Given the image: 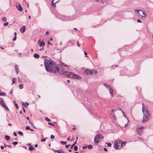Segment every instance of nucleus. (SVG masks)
<instances>
[{"mask_svg":"<svg viewBox=\"0 0 153 153\" xmlns=\"http://www.w3.org/2000/svg\"><path fill=\"white\" fill-rule=\"evenodd\" d=\"M34 149V147L33 146H31L29 147V149L31 151L33 150Z\"/></svg>","mask_w":153,"mask_h":153,"instance_id":"nucleus-22","label":"nucleus"},{"mask_svg":"<svg viewBox=\"0 0 153 153\" xmlns=\"http://www.w3.org/2000/svg\"><path fill=\"white\" fill-rule=\"evenodd\" d=\"M92 72H93V74H97L98 73L97 71L95 70H93Z\"/></svg>","mask_w":153,"mask_h":153,"instance_id":"nucleus-24","label":"nucleus"},{"mask_svg":"<svg viewBox=\"0 0 153 153\" xmlns=\"http://www.w3.org/2000/svg\"><path fill=\"white\" fill-rule=\"evenodd\" d=\"M84 73L85 74L91 75L93 74V72L91 70H85Z\"/></svg>","mask_w":153,"mask_h":153,"instance_id":"nucleus-9","label":"nucleus"},{"mask_svg":"<svg viewBox=\"0 0 153 153\" xmlns=\"http://www.w3.org/2000/svg\"><path fill=\"white\" fill-rule=\"evenodd\" d=\"M84 52L85 55V56L87 57L88 56L87 55V53L85 51H84Z\"/></svg>","mask_w":153,"mask_h":153,"instance_id":"nucleus-46","label":"nucleus"},{"mask_svg":"<svg viewBox=\"0 0 153 153\" xmlns=\"http://www.w3.org/2000/svg\"><path fill=\"white\" fill-rule=\"evenodd\" d=\"M16 36H15L14 37L13 39V41H14L16 40Z\"/></svg>","mask_w":153,"mask_h":153,"instance_id":"nucleus-44","label":"nucleus"},{"mask_svg":"<svg viewBox=\"0 0 153 153\" xmlns=\"http://www.w3.org/2000/svg\"><path fill=\"white\" fill-rule=\"evenodd\" d=\"M10 137L9 136L7 135H6L5 137V138L7 141L9 140L10 139Z\"/></svg>","mask_w":153,"mask_h":153,"instance_id":"nucleus-18","label":"nucleus"},{"mask_svg":"<svg viewBox=\"0 0 153 153\" xmlns=\"http://www.w3.org/2000/svg\"><path fill=\"white\" fill-rule=\"evenodd\" d=\"M45 44L42 41H41L39 43V45L40 47L43 46L45 45Z\"/></svg>","mask_w":153,"mask_h":153,"instance_id":"nucleus-16","label":"nucleus"},{"mask_svg":"<svg viewBox=\"0 0 153 153\" xmlns=\"http://www.w3.org/2000/svg\"><path fill=\"white\" fill-rule=\"evenodd\" d=\"M122 143L123 142L121 140H116L114 142V148L116 149H119L120 147V145H121V146H122Z\"/></svg>","mask_w":153,"mask_h":153,"instance_id":"nucleus-4","label":"nucleus"},{"mask_svg":"<svg viewBox=\"0 0 153 153\" xmlns=\"http://www.w3.org/2000/svg\"><path fill=\"white\" fill-rule=\"evenodd\" d=\"M127 123L125 125V126H124V127H126L127 126Z\"/></svg>","mask_w":153,"mask_h":153,"instance_id":"nucleus-64","label":"nucleus"},{"mask_svg":"<svg viewBox=\"0 0 153 153\" xmlns=\"http://www.w3.org/2000/svg\"><path fill=\"white\" fill-rule=\"evenodd\" d=\"M25 129L26 130H30V127L28 126H26L25 128Z\"/></svg>","mask_w":153,"mask_h":153,"instance_id":"nucleus-32","label":"nucleus"},{"mask_svg":"<svg viewBox=\"0 0 153 153\" xmlns=\"http://www.w3.org/2000/svg\"><path fill=\"white\" fill-rule=\"evenodd\" d=\"M47 43L48 44H50L51 45V43H50V41H47Z\"/></svg>","mask_w":153,"mask_h":153,"instance_id":"nucleus-50","label":"nucleus"},{"mask_svg":"<svg viewBox=\"0 0 153 153\" xmlns=\"http://www.w3.org/2000/svg\"><path fill=\"white\" fill-rule=\"evenodd\" d=\"M1 149H4V147L3 146H1Z\"/></svg>","mask_w":153,"mask_h":153,"instance_id":"nucleus-49","label":"nucleus"},{"mask_svg":"<svg viewBox=\"0 0 153 153\" xmlns=\"http://www.w3.org/2000/svg\"><path fill=\"white\" fill-rule=\"evenodd\" d=\"M6 94L4 92H0V95L3 96H5Z\"/></svg>","mask_w":153,"mask_h":153,"instance_id":"nucleus-20","label":"nucleus"},{"mask_svg":"<svg viewBox=\"0 0 153 153\" xmlns=\"http://www.w3.org/2000/svg\"><path fill=\"white\" fill-rule=\"evenodd\" d=\"M89 149H91L92 148L93 146L91 145H89L87 146Z\"/></svg>","mask_w":153,"mask_h":153,"instance_id":"nucleus-21","label":"nucleus"},{"mask_svg":"<svg viewBox=\"0 0 153 153\" xmlns=\"http://www.w3.org/2000/svg\"><path fill=\"white\" fill-rule=\"evenodd\" d=\"M77 46L79 47H80L79 45L78 44V42H77Z\"/></svg>","mask_w":153,"mask_h":153,"instance_id":"nucleus-60","label":"nucleus"},{"mask_svg":"<svg viewBox=\"0 0 153 153\" xmlns=\"http://www.w3.org/2000/svg\"><path fill=\"white\" fill-rule=\"evenodd\" d=\"M104 86L109 90V92L110 95L112 96L113 94V90L110 85L107 84H104Z\"/></svg>","mask_w":153,"mask_h":153,"instance_id":"nucleus-7","label":"nucleus"},{"mask_svg":"<svg viewBox=\"0 0 153 153\" xmlns=\"http://www.w3.org/2000/svg\"><path fill=\"white\" fill-rule=\"evenodd\" d=\"M137 22H139V23L142 22L139 20H137Z\"/></svg>","mask_w":153,"mask_h":153,"instance_id":"nucleus-52","label":"nucleus"},{"mask_svg":"<svg viewBox=\"0 0 153 153\" xmlns=\"http://www.w3.org/2000/svg\"><path fill=\"white\" fill-rule=\"evenodd\" d=\"M19 88L20 89H22L23 88V85L22 84H20L19 85Z\"/></svg>","mask_w":153,"mask_h":153,"instance_id":"nucleus-25","label":"nucleus"},{"mask_svg":"<svg viewBox=\"0 0 153 153\" xmlns=\"http://www.w3.org/2000/svg\"><path fill=\"white\" fill-rule=\"evenodd\" d=\"M112 112L113 113V114L114 115V113L115 111V109H112Z\"/></svg>","mask_w":153,"mask_h":153,"instance_id":"nucleus-41","label":"nucleus"},{"mask_svg":"<svg viewBox=\"0 0 153 153\" xmlns=\"http://www.w3.org/2000/svg\"><path fill=\"white\" fill-rule=\"evenodd\" d=\"M13 134L15 136H16L17 135V134L16 132H14Z\"/></svg>","mask_w":153,"mask_h":153,"instance_id":"nucleus-48","label":"nucleus"},{"mask_svg":"<svg viewBox=\"0 0 153 153\" xmlns=\"http://www.w3.org/2000/svg\"><path fill=\"white\" fill-rule=\"evenodd\" d=\"M139 11H141V10L137 9H135L134 10V11L136 13V15L137 16H139L140 15V14L139 13Z\"/></svg>","mask_w":153,"mask_h":153,"instance_id":"nucleus-12","label":"nucleus"},{"mask_svg":"<svg viewBox=\"0 0 153 153\" xmlns=\"http://www.w3.org/2000/svg\"><path fill=\"white\" fill-rule=\"evenodd\" d=\"M74 144H72V145L71 146V149H73V148L74 147Z\"/></svg>","mask_w":153,"mask_h":153,"instance_id":"nucleus-42","label":"nucleus"},{"mask_svg":"<svg viewBox=\"0 0 153 153\" xmlns=\"http://www.w3.org/2000/svg\"><path fill=\"white\" fill-rule=\"evenodd\" d=\"M78 148L77 146H75L74 147V150L75 151H76L77 150Z\"/></svg>","mask_w":153,"mask_h":153,"instance_id":"nucleus-29","label":"nucleus"},{"mask_svg":"<svg viewBox=\"0 0 153 153\" xmlns=\"http://www.w3.org/2000/svg\"><path fill=\"white\" fill-rule=\"evenodd\" d=\"M61 66H62V67L61 68H63V70H62V69H61V72H64V71H65V70H64V69H63V68L62 67H64V66H65V67H67V65H65V64L64 63H62V64Z\"/></svg>","mask_w":153,"mask_h":153,"instance_id":"nucleus-15","label":"nucleus"},{"mask_svg":"<svg viewBox=\"0 0 153 153\" xmlns=\"http://www.w3.org/2000/svg\"><path fill=\"white\" fill-rule=\"evenodd\" d=\"M2 20L3 22H6L7 21V19L6 17H4L2 19Z\"/></svg>","mask_w":153,"mask_h":153,"instance_id":"nucleus-28","label":"nucleus"},{"mask_svg":"<svg viewBox=\"0 0 153 153\" xmlns=\"http://www.w3.org/2000/svg\"><path fill=\"white\" fill-rule=\"evenodd\" d=\"M33 56L34 58L37 59L39 57V56L38 54L36 53L33 55Z\"/></svg>","mask_w":153,"mask_h":153,"instance_id":"nucleus-17","label":"nucleus"},{"mask_svg":"<svg viewBox=\"0 0 153 153\" xmlns=\"http://www.w3.org/2000/svg\"><path fill=\"white\" fill-rule=\"evenodd\" d=\"M48 125H50L52 126H54L53 124L52 123L49 122L48 123Z\"/></svg>","mask_w":153,"mask_h":153,"instance_id":"nucleus-38","label":"nucleus"},{"mask_svg":"<svg viewBox=\"0 0 153 153\" xmlns=\"http://www.w3.org/2000/svg\"><path fill=\"white\" fill-rule=\"evenodd\" d=\"M144 127H143L141 126L136 128V131L138 135L140 136L141 135V133L144 129Z\"/></svg>","mask_w":153,"mask_h":153,"instance_id":"nucleus-8","label":"nucleus"},{"mask_svg":"<svg viewBox=\"0 0 153 153\" xmlns=\"http://www.w3.org/2000/svg\"><path fill=\"white\" fill-rule=\"evenodd\" d=\"M45 120L48 121H51V120L49 119L48 117H46L45 119Z\"/></svg>","mask_w":153,"mask_h":153,"instance_id":"nucleus-36","label":"nucleus"},{"mask_svg":"<svg viewBox=\"0 0 153 153\" xmlns=\"http://www.w3.org/2000/svg\"><path fill=\"white\" fill-rule=\"evenodd\" d=\"M8 22H6L4 24V26H6L8 25Z\"/></svg>","mask_w":153,"mask_h":153,"instance_id":"nucleus-37","label":"nucleus"},{"mask_svg":"<svg viewBox=\"0 0 153 153\" xmlns=\"http://www.w3.org/2000/svg\"><path fill=\"white\" fill-rule=\"evenodd\" d=\"M72 149H69V150H68L69 152H71V151H72Z\"/></svg>","mask_w":153,"mask_h":153,"instance_id":"nucleus-58","label":"nucleus"},{"mask_svg":"<svg viewBox=\"0 0 153 153\" xmlns=\"http://www.w3.org/2000/svg\"><path fill=\"white\" fill-rule=\"evenodd\" d=\"M0 104L7 111H9L8 108L5 104L4 99L2 98H0Z\"/></svg>","mask_w":153,"mask_h":153,"instance_id":"nucleus-6","label":"nucleus"},{"mask_svg":"<svg viewBox=\"0 0 153 153\" xmlns=\"http://www.w3.org/2000/svg\"><path fill=\"white\" fill-rule=\"evenodd\" d=\"M64 72H60V74L63 75L64 76H67L68 77L72 78L77 79H80L81 77L78 76L77 74L73 73L72 72H68L67 71H64Z\"/></svg>","mask_w":153,"mask_h":153,"instance_id":"nucleus-2","label":"nucleus"},{"mask_svg":"<svg viewBox=\"0 0 153 153\" xmlns=\"http://www.w3.org/2000/svg\"><path fill=\"white\" fill-rule=\"evenodd\" d=\"M53 150L54 152H56L58 153H62V151L60 150H55L53 149H52Z\"/></svg>","mask_w":153,"mask_h":153,"instance_id":"nucleus-13","label":"nucleus"},{"mask_svg":"<svg viewBox=\"0 0 153 153\" xmlns=\"http://www.w3.org/2000/svg\"><path fill=\"white\" fill-rule=\"evenodd\" d=\"M25 26H22L20 29V32L22 33H23L25 32Z\"/></svg>","mask_w":153,"mask_h":153,"instance_id":"nucleus-10","label":"nucleus"},{"mask_svg":"<svg viewBox=\"0 0 153 153\" xmlns=\"http://www.w3.org/2000/svg\"><path fill=\"white\" fill-rule=\"evenodd\" d=\"M109 0H101V3L102 4L106 3Z\"/></svg>","mask_w":153,"mask_h":153,"instance_id":"nucleus-19","label":"nucleus"},{"mask_svg":"<svg viewBox=\"0 0 153 153\" xmlns=\"http://www.w3.org/2000/svg\"><path fill=\"white\" fill-rule=\"evenodd\" d=\"M15 68L17 74H18L19 73V70L18 68L17 65H15Z\"/></svg>","mask_w":153,"mask_h":153,"instance_id":"nucleus-14","label":"nucleus"},{"mask_svg":"<svg viewBox=\"0 0 153 153\" xmlns=\"http://www.w3.org/2000/svg\"><path fill=\"white\" fill-rule=\"evenodd\" d=\"M104 150L105 151H107V149L106 148H104Z\"/></svg>","mask_w":153,"mask_h":153,"instance_id":"nucleus-54","label":"nucleus"},{"mask_svg":"<svg viewBox=\"0 0 153 153\" xmlns=\"http://www.w3.org/2000/svg\"><path fill=\"white\" fill-rule=\"evenodd\" d=\"M103 137L100 134H97L94 137V142L96 143H98L100 141L101 139H103Z\"/></svg>","mask_w":153,"mask_h":153,"instance_id":"nucleus-5","label":"nucleus"},{"mask_svg":"<svg viewBox=\"0 0 153 153\" xmlns=\"http://www.w3.org/2000/svg\"><path fill=\"white\" fill-rule=\"evenodd\" d=\"M87 146H83V148H82V149H86V148H87Z\"/></svg>","mask_w":153,"mask_h":153,"instance_id":"nucleus-47","label":"nucleus"},{"mask_svg":"<svg viewBox=\"0 0 153 153\" xmlns=\"http://www.w3.org/2000/svg\"><path fill=\"white\" fill-rule=\"evenodd\" d=\"M49 33V32L48 31H47L45 33V34L48 35Z\"/></svg>","mask_w":153,"mask_h":153,"instance_id":"nucleus-55","label":"nucleus"},{"mask_svg":"<svg viewBox=\"0 0 153 153\" xmlns=\"http://www.w3.org/2000/svg\"><path fill=\"white\" fill-rule=\"evenodd\" d=\"M23 105L24 106H26V105L25 104V103L24 102H23V105Z\"/></svg>","mask_w":153,"mask_h":153,"instance_id":"nucleus-61","label":"nucleus"},{"mask_svg":"<svg viewBox=\"0 0 153 153\" xmlns=\"http://www.w3.org/2000/svg\"><path fill=\"white\" fill-rule=\"evenodd\" d=\"M56 3H54L53 2V3H51L52 4V6H54V7H56Z\"/></svg>","mask_w":153,"mask_h":153,"instance_id":"nucleus-31","label":"nucleus"},{"mask_svg":"<svg viewBox=\"0 0 153 153\" xmlns=\"http://www.w3.org/2000/svg\"><path fill=\"white\" fill-rule=\"evenodd\" d=\"M22 109L24 113L25 112V110L24 109V108L23 107H22Z\"/></svg>","mask_w":153,"mask_h":153,"instance_id":"nucleus-53","label":"nucleus"},{"mask_svg":"<svg viewBox=\"0 0 153 153\" xmlns=\"http://www.w3.org/2000/svg\"><path fill=\"white\" fill-rule=\"evenodd\" d=\"M62 19L63 21H66L68 20V19H66V17L65 16H63Z\"/></svg>","mask_w":153,"mask_h":153,"instance_id":"nucleus-30","label":"nucleus"},{"mask_svg":"<svg viewBox=\"0 0 153 153\" xmlns=\"http://www.w3.org/2000/svg\"><path fill=\"white\" fill-rule=\"evenodd\" d=\"M142 111L143 114L142 122L145 123L148 120L149 114L146 107L143 105V103H142Z\"/></svg>","mask_w":153,"mask_h":153,"instance_id":"nucleus-3","label":"nucleus"},{"mask_svg":"<svg viewBox=\"0 0 153 153\" xmlns=\"http://www.w3.org/2000/svg\"><path fill=\"white\" fill-rule=\"evenodd\" d=\"M70 145H65V147L67 148H68L69 147V146H70Z\"/></svg>","mask_w":153,"mask_h":153,"instance_id":"nucleus-43","label":"nucleus"},{"mask_svg":"<svg viewBox=\"0 0 153 153\" xmlns=\"http://www.w3.org/2000/svg\"><path fill=\"white\" fill-rule=\"evenodd\" d=\"M143 12V15H144L145 16L146 15V14L145 13L143 12Z\"/></svg>","mask_w":153,"mask_h":153,"instance_id":"nucleus-57","label":"nucleus"},{"mask_svg":"<svg viewBox=\"0 0 153 153\" xmlns=\"http://www.w3.org/2000/svg\"><path fill=\"white\" fill-rule=\"evenodd\" d=\"M70 140V138L69 137L67 139V140L68 141H69Z\"/></svg>","mask_w":153,"mask_h":153,"instance_id":"nucleus-62","label":"nucleus"},{"mask_svg":"<svg viewBox=\"0 0 153 153\" xmlns=\"http://www.w3.org/2000/svg\"><path fill=\"white\" fill-rule=\"evenodd\" d=\"M12 143L14 145H16L18 144V143L17 142H13Z\"/></svg>","mask_w":153,"mask_h":153,"instance_id":"nucleus-34","label":"nucleus"},{"mask_svg":"<svg viewBox=\"0 0 153 153\" xmlns=\"http://www.w3.org/2000/svg\"><path fill=\"white\" fill-rule=\"evenodd\" d=\"M60 143L62 145H65L66 144V142L63 141H61Z\"/></svg>","mask_w":153,"mask_h":153,"instance_id":"nucleus-26","label":"nucleus"},{"mask_svg":"<svg viewBox=\"0 0 153 153\" xmlns=\"http://www.w3.org/2000/svg\"><path fill=\"white\" fill-rule=\"evenodd\" d=\"M29 123H30L31 125L33 127H34L35 129L36 128V127L34 125L33 123H31L30 121L29 122Z\"/></svg>","mask_w":153,"mask_h":153,"instance_id":"nucleus-35","label":"nucleus"},{"mask_svg":"<svg viewBox=\"0 0 153 153\" xmlns=\"http://www.w3.org/2000/svg\"><path fill=\"white\" fill-rule=\"evenodd\" d=\"M16 79L15 78H13V79H12V84L16 82Z\"/></svg>","mask_w":153,"mask_h":153,"instance_id":"nucleus-23","label":"nucleus"},{"mask_svg":"<svg viewBox=\"0 0 153 153\" xmlns=\"http://www.w3.org/2000/svg\"><path fill=\"white\" fill-rule=\"evenodd\" d=\"M123 142V143H122V145H123V144H124V145H125L126 144V143L125 142Z\"/></svg>","mask_w":153,"mask_h":153,"instance_id":"nucleus-59","label":"nucleus"},{"mask_svg":"<svg viewBox=\"0 0 153 153\" xmlns=\"http://www.w3.org/2000/svg\"><path fill=\"white\" fill-rule=\"evenodd\" d=\"M15 105L16 106V109L18 108L19 107L18 105L17 104L15 103Z\"/></svg>","mask_w":153,"mask_h":153,"instance_id":"nucleus-33","label":"nucleus"},{"mask_svg":"<svg viewBox=\"0 0 153 153\" xmlns=\"http://www.w3.org/2000/svg\"><path fill=\"white\" fill-rule=\"evenodd\" d=\"M7 146L8 147H9L10 148H11V145H7Z\"/></svg>","mask_w":153,"mask_h":153,"instance_id":"nucleus-56","label":"nucleus"},{"mask_svg":"<svg viewBox=\"0 0 153 153\" xmlns=\"http://www.w3.org/2000/svg\"><path fill=\"white\" fill-rule=\"evenodd\" d=\"M19 4L16 5V7L18 10L20 11H21L22 10V8L20 4L19 3Z\"/></svg>","mask_w":153,"mask_h":153,"instance_id":"nucleus-11","label":"nucleus"},{"mask_svg":"<svg viewBox=\"0 0 153 153\" xmlns=\"http://www.w3.org/2000/svg\"><path fill=\"white\" fill-rule=\"evenodd\" d=\"M13 93V89H12L10 92V94H12Z\"/></svg>","mask_w":153,"mask_h":153,"instance_id":"nucleus-51","label":"nucleus"},{"mask_svg":"<svg viewBox=\"0 0 153 153\" xmlns=\"http://www.w3.org/2000/svg\"><path fill=\"white\" fill-rule=\"evenodd\" d=\"M51 139H54V136L53 135H51Z\"/></svg>","mask_w":153,"mask_h":153,"instance_id":"nucleus-40","label":"nucleus"},{"mask_svg":"<svg viewBox=\"0 0 153 153\" xmlns=\"http://www.w3.org/2000/svg\"><path fill=\"white\" fill-rule=\"evenodd\" d=\"M44 64L45 69L48 72L55 73L61 72V70H62L63 68L59 69L57 66V65L55 63L54 61H51V60H47L45 59Z\"/></svg>","mask_w":153,"mask_h":153,"instance_id":"nucleus-1","label":"nucleus"},{"mask_svg":"<svg viewBox=\"0 0 153 153\" xmlns=\"http://www.w3.org/2000/svg\"><path fill=\"white\" fill-rule=\"evenodd\" d=\"M46 141V139H42L41 140V141L44 142Z\"/></svg>","mask_w":153,"mask_h":153,"instance_id":"nucleus-45","label":"nucleus"},{"mask_svg":"<svg viewBox=\"0 0 153 153\" xmlns=\"http://www.w3.org/2000/svg\"><path fill=\"white\" fill-rule=\"evenodd\" d=\"M18 133L21 135H23V133L21 131H19L18 132Z\"/></svg>","mask_w":153,"mask_h":153,"instance_id":"nucleus-27","label":"nucleus"},{"mask_svg":"<svg viewBox=\"0 0 153 153\" xmlns=\"http://www.w3.org/2000/svg\"><path fill=\"white\" fill-rule=\"evenodd\" d=\"M105 143L107 144V143ZM107 144H108V146L109 147H111V144L110 143H107Z\"/></svg>","mask_w":153,"mask_h":153,"instance_id":"nucleus-39","label":"nucleus"},{"mask_svg":"<svg viewBox=\"0 0 153 153\" xmlns=\"http://www.w3.org/2000/svg\"><path fill=\"white\" fill-rule=\"evenodd\" d=\"M26 105H27V106H28V105H29V103H28V102H26Z\"/></svg>","mask_w":153,"mask_h":153,"instance_id":"nucleus-63","label":"nucleus"}]
</instances>
